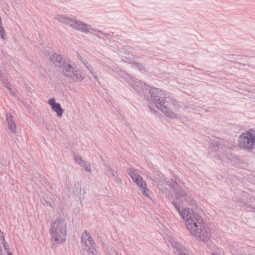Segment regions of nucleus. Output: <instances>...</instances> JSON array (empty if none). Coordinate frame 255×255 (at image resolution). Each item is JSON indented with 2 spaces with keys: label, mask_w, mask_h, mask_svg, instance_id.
I'll return each instance as SVG.
<instances>
[{
  "label": "nucleus",
  "mask_w": 255,
  "mask_h": 255,
  "mask_svg": "<svg viewBox=\"0 0 255 255\" xmlns=\"http://www.w3.org/2000/svg\"><path fill=\"white\" fill-rule=\"evenodd\" d=\"M49 60L55 67L61 69L62 74L68 80L75 83L81 82L85 76L79 69L72 67L63 56L57 53L50 55Z\"/></svg>",
  "instance_id": "f257e3e1"
},
{
  "label": "nucleus",
  "mask_w": 255,
  "mask_h": 255,
  "mask_svg": "<svg viewBox=\"0 0 255 255\" xmlns=\"http://www.w3.org/2000/svg\"><path fill=\"white\" fill-rule=\"evenodd\" d=\"M49 232L52 241L57 244L64 242L67 234V223L65 220L61 217L57 218L51 224Z\"/></svg>",
  "instance_id": "f03ea898"
},
{
  "label": "nucleus",
  "mask_w": 255,
  "mask_h": 255,
  "mask_svg": "<svg viewBox=\"0 0 255 255\" xmlns=\"http://www.w3.org/2000/svg\"><path fill=\"white\" fill-rule=\"evenodd\" d=\"M156 107L161 111L167 117L177 119L178 115L177 112L179 106L177 101L170 97L164 96L159 103H156Z\"/></svg>",
  "instance_id": "7ed1b4c3"
},
{
  "label": "nucleus",
  "mask_w": 255,
  "mask_h": 255,
  "mask_svg": "<svg viewBox=\"0 0 255 255\" xmlns=\"http://www.w3.org/2000/svg\"><path fill=\"white\" fill-rule=\"evenodd\" d=\"M81 243L85 246L81 250L82 255H99L94 247L95 242L91 234L87 230H85L82 234Z\"/></svg>",
  "instance_id": "20e7f679"
},
{
  "label": "nucleus",
  "mask_w": 255,
  "mask_h": 255,
  "mask_svg": "<svg viewBox=\"0 0 255 255\" xmlns=\"http://www.w3.org/2000/svg\"><path fill=\"white\" fill-rule=\"evenodd\" d=\"M57 19L60 22L65 23L70 27L83 32H89L91 28L90 25L75 19L71 16L58 15Z\"/></svg>",
  "instance_id": "39448f33"
},
{
  "label": "nucleus",
  "mask_w": 255,
  "mask_h": 255,
  "mask_svg": "<svg viewBox=\"0 0 255 255\" xmlns=\"http://www.w3.org/2000/svg\"><path fill=\"white\" fill-rule=\"evenodd\" d=\"M151 180L153 186L156 187L160 191L163 193L167 192V188L165 186H170V182L166 180V178L161 173L154 172V176L149 178ZM171 184H172L171 183Z\"/></svg>",
  "instance_id": "423d86ee"
},
{
  "label": "nucleus",
  "mask_w": 255,
  "mask_h": 255,
  "mask_svg": "<svg viewBox=\"0 0 255 255\" xmlns=\"http://www.w3.org/2000/svg\"><path fill=\"white\" fill-rule=\"evenodd\" d=\"M181 217L185 221L186 226H188L191 229L192 228L190 227L191 224L193 223H199V222L204 221L200 215L189 208L183 209V211L181 214Z\"/></svg>",
  "instance_id": "0eeeda50"
},
{
  "label": "nucleus",
  "mask_w": 255,
  "mask_h": 255,
  "mask_svg": "<svg viewBox=\"0 0 255 255\" xmlns=\"http://www.w3.org/2000/svg\"><path fill=\"white\" fill-rule=\"evenodd\" d=\"M239 142L241 147L251 150L254 148L255 144V132L254 133H248L246 135L240 136Z\"/></svg>",
  "instance_id": "6e6552de"
},
{
  "label": "nucleus",
  "mask_w": 255,
  "mask_h": 255,
  "mask_svg": "<svg viewBox=\"0 0 255 255\" xmlns=\"http://www.w3.org/2000/svg\"><path fill=\"white\" fill-rule=\"evenodd\" d=\"M171 186L174 190V192L177 194L178 197H184V199L189 204L195 206L196 205V202L194 198L188 195L177 183L174 182L172 184Z\"/></svg>",
  "instance_id": "1a4fd4ad"
},
{
  "label": "nucleus",
  "mask_w": 255,
  "mask_h": 255,
  "mask_svg": "<svg viewBox=\"0 0 255 255\" xmlns=\"http://www.w3.org/2000/svg\"><path fill=\"white\" fill-rule=\"evenodd\" d=\"M128 175L131 177L133 182H134L140 188L146 186V182L143 180L142 177L137 173L134 169L133 168H129L127 170Z\"/></svg>",
  "instance_id": "9d476101"
},
{
  "label": "nucleus",
  "mask_w": 255,
  "mask_h": 255,
  "mask_svg": "<svg viewBox=\"0 0 255 255\" xmlns=\"http://www.w3.org/2000/svg\"><path fill=\"white\" fill-rule=\"evenodd\" d=\"M198 235H193L197 240L203 242H207L211 237L210 229L206 224L203 228H202L198 231Z\"/></svg>",
  "instance_id": "9b49d317"
},
{
  "label": "nucleus",
  "mask_w": 255,
  "mask_h": 255,
  "mask_svg": "<svg viewBox=\"0 0 255 255\" xmlns=\"http://www.w3.org/2000/svg\"><path fill=\"white\" fill-rule=\"evenodd\" d=\"M149 93L151 95V100L156 106V103H159L164 97L163 96L165 95V92L158 88L153 87L150 90Z\"/></svg>",
  "instance_id": "f8f14e48"
},
{
  "label": "nucleus",
  "mask_w": 255,
  "mask_h": 255,
  "mask_svg": "<svg viewBox=\"0 0 255 255\" xmlns=\"http://www.w3.org/2000/svg\"><path fill=\"white\" fill-rule=\"evenodd\" d=\"M0 255H12L9 249L7 248V243L2 232L0 231Z\"/></svg>",
  "instance_id": "ddd939ff"
},
{
  "label": "nucleus",
  "mask_w": 255,
  "mask_h": 255,
  "mask_svg": "<svg viewBox=\"0 0 255 255\" xmlns=\"http://www.w3.org/2000/svg\"><path fill=\"white\" fill-rule=\"evenodd\" d=\"M48 103L51 106L52 110L57 113L58 117H61L62 116L64 112L63 110L59 103H56L54 98L49 99Z\"/></svg>",
  "instance_id": "4468645a"
},
{
  "label": "nucleus",
  "mask_w": 255,
  "mask_h": 255,
  "mask_svg": "<svg viewBox=\"0 0 255 255\" xmlns=\"http://www.w3.org/2000/svg\"><path fill=\"white\" fill-rule=\"evenodd\" d=\"M206 224L204 223V221H202V222H199V223H193L191 224L190 227H192L191 229L188 227V226H186V227L192 235L197 236L199 235L198 231H199L202 228H203Z\"/></svg>",
  "instance_id": "2eb2a0df"
},
{
  "label": "nucleus",
  "mask_w": 255,
  "mask_h": 255,
  "mask_svg": "<svg viewBox=\"0 0 255 255\" xmlns=\"http://www.w3.org/2000/svg\"><path fill=\"white\" fill-rule=\"evenodd\" d=\"M1 72H0V81L2 85L6 88L12 95H14V92L12 91L11 89L10 88V85L9 84L8 78L4 75H1Z\"/></svg>",
  "instance_id": "dca6fc26"
},
{
  "label": "nucleus",
  "mask_w": 255,
  "mask_h": 255,
  "mask_svg": "<svg viewBox=\"0 0 255 255\" xmlns=\"http://www.w3.org/2000/svg\"><path fill=\"white\" fill-rule=\"evenodd\" d=\"M7 122V127L9 130L12 133L16 132V125L13 121V117L11 115L7 116L6 118Z\"/></svg>",
  "instance_id": "f3484780"
},
{
  "label": "nucleus",
  "mask_w": 255,
  "mask_h": 255,
  "mask_svg": "<svg viewBox=\"0 0 255 255\" xmlns=\"http://www.w3.org/2000/svg\"><path fill=\"white\" fill-rule=\"evenodd\" d=\"M140 190L143 195H144L146 197L151 199V198L150 196V191L148 189L146 184V186H144L143 187H141V188H140Z\"/></svg>",
  "instance_id": "a211bd4d"
},
{
  "label": "nucleus",
  "mask_w": 255,
  "mask_h": 255,
  "mask_svg": "<svg viewBox=\"0 0 255 255\" xmlns=\"http://www.w3.org/2000/svg\"><path fill=\"white\" fill-rule=\"evenodd\" d=\"M79 165L83 167L86 171L89 172H91L90 164L88 163L85 160L83 161L82 162L79 163Z\"/></svg>",
  "instance_id": "6ab92c4d"
},
{
  "label": "nucleus",
  "mask_w": 255,
  "mask_h": 255,
  "mask_svg": "<svg viewBox=\"0 0 255 255\" xmlns=\"http://www.w3.org/2000/svg\"><path fill=\"white\" fill-rule=\"evenodd\" d=\"M86 68L90 72V73L93 75L95 79L97 80L98 76L97 72L94 70L92 66L91 65H89Z\"/></svg>",
  "instance_id": "aec40b11"
},
{
  "label": "nucleus",
  "mask_w": 255,
  "mask_h": 255,
  "mask_svg": "<svg viewBox=\"0 0 255 255\" xmlns=\"http://www.w3.org/2000/svg\"><path fill=\"white\" fill-rule=\"evenodd\" d=\"M0 36L2 39H5V30L2 27V25L0 26Z\"/></svg>",
  "instance_id": "412c9836"
},
{
  "label": "nucleus",
  "mask_w": 255,
  "mask_h": 255,
  "mask_svg": "<svg viewBox=\"0 0 255 255\" xmlns=\"http://www.w3.org/2000/svg\"><path fill=\"white\" fill-rule=\"evenodd\" d=\"M74 160L75 162L79 165V163L82 162L84 160L82 159V157L80 155H76L74 157Z\"/></svg>",
  "instance_id": "4be33fe9"
},
{
  "label": "nucleus",
  "mask_w": 255,
  "mask_h": 255,
  "mask_svg": "<svg viewBox=\"0 0 255 255\" xmlns=\"http://www.w3.org/2000/svg\"><path fill=\"white\" fill-rule=\"evenodd\" d=\"M132 64L140 70H141L143 69V66L141 63L133 62Z\"/></svg>",
  "instance_id": "5701e85b"
},
{
  "label": "nucleus",
  "mask_w": 255,
  "mask_h": 255,
  "mask_svg": "<svg viewBox=\"0 0 255 255\" xmlns=\"http://www.w3.org/2000/svg\"><path fill=\"white\" fill-rule=\"evenodd\" d=\"M173 206L175 207V208L177 210V211L178 212L180 216H181V212H182L183 211V209L182 210H180V206L177 205L176 203H172Z\"/></svg>",
  "instance_id": "b1692460"
},
{
  "label": "nucleus",
  "mask_w": 255,
  "mask_h": 255,
  "mask_svg": "<svg viewBox=\"0 0 255 255\" xmlns=\"http://www.w3.org/2000/svg\"><path fill=\"white\" fill-rule=\"evenodd\" d=\"M212 146L214 147V149L215 151H217L219 149L220 143H219L218 142H214L212 143Z\"/></svg>",
  "instance_id": "393cba45"
},
{
  "label": "nucleus",
  "mask_w": 255,
  "mask_h": 255,
  "mask_svg": "<svg viewBox=\"0 0 255 255\" xmlns=\"http://www.w3.org/2000/svg\"><path fill=\"white\" fill-rule=\"evenodd\" d=\"M106 166L107 168V171H109L111 172H113L114 169L109 165H108L107 164H106Z\"/></svg>",
  "instance_id": "a878e982"
},
{
  "label": "nucleus",
  "mask_w": 255,
  "mask_h": 255,
  "mask_svg": "<svg viewBox=\"0 0 255 255\" xmlns=\"http://www.w3.org/2000/svg\"><path fill=\"white\" fill-rule=\"evenodd\" d=\"M115 181L117 182V183L118 184H121L122 183V179H120L118 176L117 177V178H116V180Z\"/></svg>",
  "instance_id": "bb28decb"
},
{
  "label": "nucleus",
  "mask_w": 255,
  "mask_h": 255,
  "mask_svg": "<svg viewBox=\"0 0 255 255\" xmlns=\"http://www.w3.org/2000/svg\"><path fill=\"white\" fill-rule=\"evenodd\" d=\"M112 175L115 177V178H117V177L118 176V172L117 171H115L114 170L113 171V172H111Z\"/></svg>",
  "instance_id": "cd10ccee"
},
{
  "label": "nucleus",
  "mask_w": 255,
  "mask_h": 255,
  "mask_svg": "<svg viewBox=\"0 0 255 255\" xmlns=\"http://www.w3.org/2000/svg\"><path fill=\"white\" fill-rule=\"evenodd\" d=\"M86 58H83V57H80V61H81L82 62H83V61H84V60H86Z\"/></svg>",
  "instance_id": "c85d7f7f"
},
{
  "label": "nucleus",
  "mask_w": 255,
  "mask_h": 255,
  "mask_svg": "<svg viewBox=\"0 0 255 255\" xmlns=\"http://www.w3.org/2000/svg\"><path fill=\"white\" fill-rule=\"evenodd\" d=\"M90 64V63L88 62H87L85 64H84V66H85V67H87L88 66H89Z\"/></svg>",
  "instance_id": "c756f323"
},
{
  "label": "nucleus",
  "mask_w": 255,
  "mask_h": 255,
  "mask_svg": "<svg viewBox=\"0 0 255 255\" xmlns=\"http://www.w3.org/2000/svg\"><path fill=\"white\" fill-rule=\"evenodd\" d=\"M87 62H88V61L86 59L83 61L82 63L84 65Z\"/></svg>",
  "instance_id": "7c9ffc66"
},
{
  "label": "nucleus",
  "mask_w": 255,
  "mask_h": 255,
  "mask_svg": "<svg viewBox=\"0 0 255 255\" xmlns=\"http://www.w3.org/2000/svg\"><path fill=\"white\" fill-rule=\"evenodd\" d=\"M102 161L104 163V164L106 165V164H107V163L105 162V160L104 159H102Z\"/></svg>",
  "instance_id": "2f4dec72"
},
{
  "label": "nucleus",
  "mask_w": 255,
  "mask_h": 255,
  "mask_svg": "<svg viewBox=\"0 0 255 255\" xmlns=\"http://www.w3.org/2000/svg\"><path fill=\"white\" fill-rule=\"evenodd\" d=\"M212 255H217V254L216 253H214L212 254Z\"/></svg>",
  "instance_id": "473e14b6"
}]
</instances>
